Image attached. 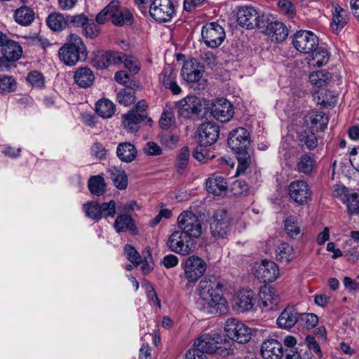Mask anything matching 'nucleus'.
I'll return each instance as SVG.
<instances>
[{
  "label": "nucleus",
  "mask_w": 359,
  "mask_h": 359,
  "mask_svg": "<svg viewBox=\"0 0 359 359\" xmlns=\"http://www.w3.org/2000/svg\"><path fill=\"white\" fill-rule=\"evenodd\" d=\"M223 284L218 280L204 278L198 286V308L209 313H224L228 311L226 300L222 296Z\"/></svg>",
  "instance_id": "f257e3e1"
},
{
  "label": "nucleus",
  "mask_w": 359,
  "mask_h": 359,
  "mask_svg": "<svg viewBox=\"0 0 359 359\" xmlns=\"http://www.w3.org/2000/svg\"><path fill=\"white\" fill-rule=\"evenodd\" d=\"M250 135L248 130L239 127L233 130L228 137V145L235 152L238 160L237 172H244L251 163L248 152Z\"/></svg>",
  "instance_id": "f03ea898"
},
{
  "label": "nucleus",
  "mask_w": 359,
  "mask_h": 359,
  "mask_svg": "<svg viewBox=\"0 0 359 359\" xmlns=\"http://www.w3.org/2000/svg\"><path fill=\"white\" fill-rule=\"evenodd\" d=\"M58 56L62 62L69 66H73L79 60H85L87 50L81 38L75 34H69L66 43L60 48Z\"/></svg>",
  "instance_id": "7ed1b4c3"
},
{
  "label": "nucleus",
  "mask_w": 359,
  "mask_h": 359,
  "mask_svg": "<svg viewBox=\"0 0 359 359\" xmlns=\"http://www.w3.org/2000/svg\"><path fill=\"white\" fill-rule=\"evenodd\" d=\"M223 341H224V339L221 334L215 331H211L208 333H204L198 337L194 346L198 349L201 350L204 353H217L220 355H226L228 353V351L222 346Z\"/></svg>",
  "instance_id": "20e7f679"
},
{
  "label": "nucleus",
  "mask_w": 359,
  "mask_h": 359,
  "mask_svg": "<svg viewBox=\"0 0 359 359\" xmlns=\"http://www.w3.org/2000/svg\"><path fill=\"white\" fill-rule=\"evenodd\" d=\"M266 15L260 13L252 6H241L237 11V22L248 29L263 28Z\"/></svg>",
  "instance_id": "39448f33"
},
{
  "label": "nucleus",
  "mask_w": 359,
  "mask_h": 359,
  "mask_svg": "<svg viewBox=\"0 0 359 359\" xmlns=\"http://www.w3.org/2000/svg\"><path fill=\"white\" fill-rule=\"evenodd\" d=\"M182 267L184 278L188 283H195L205 274L208 265L201 257L191 255L184 259Z\"/></svg>",
  "instance_id": "423d86ee"
},
{
  "label": "nucleus",
  "mask_w": 359,
  "mask_h": 359,
  "mask_svg": "<svg viewBox=\"0 0 359 359\" xmlns=\"http://www.w3.org/2000/svg\"><path fill=\"white\" fill-rule=\"evenodd\" d=\"M226 336L240 344L248 342L251 339V329L237 318H228L224 324Z\"/></svg>",
  "instance_id": "0eeeda50"
},
{
  "label": "nucleus",
  "mask_w": 359,
  "mask_h": 359,
  "mask_svg": "<svg viewBox=\"0 0 359 359\" xmlns=\"http://www.w3.org/2000/svg\"><path fill=\"white\" fill-rule=\"evenodd\" d=\"M166 245L171 251L181 255L190 254L194 248L191 237L180 230L174 231L169 236Z\"/></svg>",
  "instance_id": "6e6552de"
},
{
  "label": "nucleus",
  "mask_w": 359,
  "mask_h": 359,
  "mask_svg": "<svg viewBox=\"0 0 359 359\" xmlns=\"http://www.w3.org/2000/svg\"><path fill=\"white\" fill-rule=\"evenodd\" d=\"M180 230L191 238H198L202 233L201 222L191 211H184L177 217Z\"/></svg>",
  "instance_id": "1a4fd4ad"
},
{
  "label": "nucleus",
  "mask_w": 359,
  "mask_h": 359,
  "mask_svg": "<svg viewBox=\"0 0 359 359\" xmlns=\"http://www.w3.org/2000/svg\"><path fill=\"white\" fill-rule=\"evenodd\" d=\"M292 43L294 48L300 53L310 54L318 48V36L311 31H297L293 36Z\"/></svg>",
  "instance_id": "9d476101"
},
{
  "label": "nucleus",
  "mask_w": 359,
  "mask_h": 359,
  "mask_svg": "<svg viewBox=\"0 0 359 359\" xmlns=\"http://www.w3.org/2000/svg\"><path fill=\"white\" fill-rule=\"evenodd\" d=\"M151 17L158 22H169L175 14L172 0H154L149 8Z\"/></svg>",
  "instance_id": "9b49d317"
},
{
  "label": "nucleus",
  "mask_w": 359,
  "mask_h": 359,
  "mask_svg": "<svg viewBox=\"0 0 359 359\" xmlns=\"http://www.w3.org/2000/svg\"><path fill=\"white\" fill-rule=\"evenodd\" d=\"M201 35L205 45L212 48L219 47L226 36L224 28L217 22H210L203 26Z\"/></svg>",
  "instance_id": "f8f14e48"
},
{
  "label": "nucleus",
  "mask_w": 359,
  "mask_h": 359,
  "mask_svg": "<svg viewBox=\"0 0 359 359\" xmlns=\"http://www.w3.org/2000/svg\"><path fill=\"white\" fill-rule=\"evenodd\" d=\"M230 219L224 210H217L212 219L210 229L212 236L215 239L225 238L230 231Z\"/></svg>",
  "instance_id": "ddd939ff"
},
{
  "label": "nucleus",
  "mask_w": 359,
  "mask_h": 359,
  "mask_svg": "<svg viewBox=\"0 0 359 359\" xmlns=\"http://www.w3.org/2000/svg\"><path fill=\"white\" fill-rule=\"evenodd\" d=\"M254 270L255 277L264 283L273 282L279 276L278 266L272 261L264 259L261 262H257Z\"/></svg>",
  "instance_id": "4468645a"
},
{
  "label": "nucleus",
  "mask_w": 359,
  "mask_h": 359,
  "mask_svg": "<svg viewBox=\"0 0 359 359\" xmlns=\"http://www.w3.org/2000/svg\"><path fill=\"white\" fill-rule=\"evenodd\" d=\"M234 114V108L227 100L222 97L217 99L211 107V115L222 123L229 121Z\"/></svg>",
  "instance_id": "2eb2a0df"
},
{
  "label": "nucleus",
  "mask_w": 359,
  "mask_h": 359,
  "mask_svg": "<svg viewBox=\"0 0 359 359\" xmlns=\"http://www.w3.org/2000/svg\"><path fill=\"white\" fill-rule=\"evenodd\" d=\"M289 194L297 203L304 205L311 200L312 192L306 182L296 180L290 184Z\"/></svg>",
  "instance_id": "dca6fc26"
},
{
  "label": "nucleus",
  "mask_w": 359,
  "mask_h": 359,
  "mask_svg": "<svg viewBox=\"0 0 359 359\" xmlns=\"http://www.w3.org/2000/svg\"><path fill=\"white\" fill-rule=\"evenodd\" d=\"M198 139L202 144L210 146L214 144L219 138V127L213 122L202 123L197 130Z\"/></svg>",
  "instance_id": "f3484780"
},
{
  "label": "nucleus",
  "mask_w": 359,
  "mask_h": 359,
  "mask_svg": "<svg viewBox=\"0 0 359 359\" xmlns=\"http://www.w3.org/2000/svg\"><path fill=\"white\" fill-rule=\"evenodd\" d=\"M264 22V26L261 29L265 34L274 38L277 42H281L285 39L288 33L287 29L283 23L273 20L268 15Z\"/></svg>",
  "instance_id": "a211bd4d"
},
{
  "label": "nucleus",
  "mask_w": 359,
  "mask_h": 359,
  "mask_svg": "<svg viewBox=\"0 0 359 359\" xmlns=\"http://www.w3.org/2000/svg\"><path fill=\"white\" fill-rule=\"evenodd\" d=\"M177 106L180 116L186 118L192 114H198L203 107L200 99L196 96H187L180 100Z\"/></svg>",
  "instance_id": "6ab92c4d"
},
{
  "label": "nucleus",
  "mask_w": 359,
  "mask_h": 359,
  "mask_svg": "<svg viewBox=\"0 0 359 359\" xmlns=\"http://www.w3.org/2000/svg\"><path fill=\"white\" fill-rule=\"evenodd\" d=\"M260 352L264 359H280L283 355V345L276 339H269L262 343Z\"/></svg>",
  "instance_id": "aec40b11"
},
{
  "label": "nucleus",
  "mask_w": 359,
  "mask_h": 359,
  "mask_svg": "<svg viewBox=\"0 0 359 359\" xmlns=\"http://www.w3.org/2000/svg\"><path fill=\"white\" fill-rule=\"evenodd\" d=\"M123 58V55L121 53L107 51L97 55L93 65L97 69H103L109 65L121 63Z\"/></svg>",
  "instance_id": "412c9836"
},
{
  "label": "nucleus",
  "mask_w": 359,
  "mask_h": 359,
  "mask_svg": "<svg viewBox=\"0 0 359 359\" xmlns=\"http://www.w3.org/2000/svg\"><path fill=\"white\" fill-rule=\"evenodd\" d=\"M255 304L253 292L251 290L240 292L233 300V309L237 313L250 311Z\"/></svg>",
  "instance_id": "4be33fe9"
},
{
  "label": "nucleus",
  "mask_w": 359,
  "mask_h": 359,
  "mask_svg": "<svg viewBox=\"0 0 359 359\" xmlns=\"http://www.w3.org/2000/svg\"><path fill=\"white\" fill-rule=\"evenodd\" d=\"M298 320V313L293 306L286 307L276 320L278 326L281 329L292 328Z\"/></svg>",
  "instance_id": "5701e85b"
},
{
  "label": "nucleus",
  "mask_w": 359,
  "mask_h": 359,
  "mask_svg": "<svg viewBox=\"0 0 359 359\" xmlns=\"http://www.w3.org/2000/svg\"><path fill=\"white\" fill-rule=\"evenodd\" d=\"M203 70L192 61H186L182 68L181 74L184 80L189 83H194L202 77Z\"/></svg>",
  "instance_id": "b1692460"
},
{
  "label": "nucleus",
  "mask_w": 359,
  "mask_h": 359,
  "mask_svg": "<svg viewBox=\"0 0 359 359\" xmlns=\"http://www.w3.org/2000/svg\"><path fill=\"white\" fill-rule=\"evenodd\" d=\"M259 297L264 307L274 309L278 304L280 298L274 288L264 286L259 291Z\"/></svg>",
  "instance_id": "393cba45"
},
{
  "label": "nucleus",
  "mask_w": 359,
  "mask_h": 359,
  "mask_svg": "<svg viewBox=\"0 0 359 359\" xmlns=\"http://www.w3.org/2000/svg\"><path fill=\"white\" fill-rule=\"evenodd\" d=\"M146 115L139 113L137 110H130L123 116V126L130 132H136L138 130V124L144 120Z\"/></svg>",
  "instance_id": "a878e982"
},
{
  "label": "nucleus",
  "mask_w": 359,
  "mask_h": 359,
  "mask_svg": "<svg viewBox=\"0 0 359 359\" xmlns=\"http://www.w3.org/2000/svg\"><path fill=\"white\" fill-rule=\"evenodd\" d=\"M207 191L215 196H221L226 193L227 184L222 176L212 175L206 182Z\"/></svg>",
  "instance_id": "bb28decb"
},
{
  "label": "nucleus",
  "mask_w": 359,
  "mask_h": 359,
  "mask_svg": "<svg viewBox=\"0 0 359 359\" xmlns=\"http://www.w3.org/2000/svg\"><path fill=\"white\" fill-rule=\"evenodd\" d=\"M116 154L122 162L130 163L136 158L137 151L133 144L125 142L118 145Z\"/></svg>",
  "instance_id": "cd10ccee"
},
{
  "label": "nucleus",
  "mask_w": 359,
  "mask_h": 359,
  "mask_svg": "<svg viewBox=\"0 0 359 359\" xmlns=\"http://www.w3.org/2000/svg\"><path fill=\"white\" fill-rule=\"evenodd\" d=\"M74 78L76 83L81 88L90 86L95 81L93 71L86 67L77 69L74 72Z\"/></svg>",
  "instance_id": "c85d7f7f"
},
{
  "label": "nucleus",
  "mask_w": 359,
  "mask_h": 359,
  "mask_svg": "<svg viewBox=\"0 0 359 359\" xmlns=\"http://www.w3.org/2000/svg\"><path fill=\"white\" fill-rule=\"evenodd\" d=\"M316 168V160L314 155L311 153L302 154L298 159L297 168L299 172L309 175L311 174Z\"/></svg>",
  "instance_id": "c756f323"
},
{
  "label": "nucleus",
  "mask_w": 359,
  "mask_h": 359,
  "mask_svg": "<svg viewBox=\"0 0 359 359\" xmlns=\"http://www.w3.org/2000/svg\"><path fill=\"white\" fill-rule=\"evenodd\" d=\"M339 190L344 194V197H341V199L344 203H346L348 213L350 215H358L359 200L358 193H349L348 189L345 187H343Z\"/></svg>",
  "instance_id": "7c9ffc66"
},
{
  "label": "nucleus",
  "mask_w": 359,
  "mask_h": 359,
  "mask_svg": "<svg viewBox=\"0 0 359 359\" xmlns=\"http://www.w3.org/2000/svg\"><path fill=\"white\" fill-rule=\"evenodd\" d=\"M133 21V14L128 9H121L119 4L113 9L111 22L118 26L130 25Z\"/></svg>",
  "instance_id": "2f4dec72"
},
{
  "label": "nucleus",
  "mask_w": 359,
  "mask_h": 359,
  "mask_svg": "<svg viewBox=\"0 0 359 359\" xmlns=\"http://www.w3.org/2000/svg\"><path fill=\"white\" fill-rule=\"evenodd\" d=\"M107 172L114 186L120 190L126 189L128 187V176L126 172L116 167H110Z\"/></svg>",
  "instance_id": "473e14b6"
},
{
  "label": "nucleus",
  "mask_w": 359,
  "mask_h": 359,
  "mask_svg": "<svg viewBox=\"0 0 359 359\" xmlns=\"http://www.w3.org/2000/svg\"><path fill=\"white\" fill-rule=\"evenodd\" d=\"M48 27L55 32H60L68 25V19L60 13H52L46 18Z\"/></svg>",
  "instance_id": "72a5a7b5"
},
{
  "label": "nucleus",
  "mask_w": 359,
  "mask_h": 359,
  "mask_svg": "<svg viewBox=\"0 0 359 359\" xmlns=\"http://www.w3.org/2000/svg\"><path fill=\"white\" fill-rule=\"evenodd\" d=\"M14 19L19 25L28 26L34 20V13L27 6H21L15 11Z\"/></svg>",
  "instance_id": "f704fd0d"
},
{
  "label": "nucleus",
  "mask_w": 359,
  "mask_h": 359,
  "mask_svg": "<svg viewBox=\"0 0 359 359\" xmlns=\"http://www.w3.org/2000/svg\"><path fill=\"white\" fill-rule=\"evenodd\" d=\"M114 229L116 232L120 233L130 231L133 233H136V229L133 223V218L128 215H118L114 222Z\"/></svg>",
  "instance_id": "c9c22d12"
},
{
  "label": "nucleus",
  "mask_w": 359,
  "mask_h": 359,
  "mask_svg": "<svg viewBox=\"0 0 359 359\" xmlns=\"http://www.w3.org/2000/svg\"><path fill=\"white\" fill-rule=\"evenodd\" d=\"M310 54H311V58L309 60V64L313 67H320L325 65L328 62L330 59V55L327 50L318 46V48H315Z\"/></svg>",
  "instance_id": "e433bc0d"
},
{
  "label": "nucleus",
  "mask_w": 359,
  "mask_h": 359,
  "mask_svg": "<svg viewBox=\"0 0 359 359\" xmlns=\"http://www.w3.org/2000/svg\"><path fill=\"white\" fill-rule=\"evenodd\" d=\"M285 231L292 238H296L302 233L300 223L297 217L290 215L284 220Z\"/></svg>",
  "instance_id": "4c0bfd02"
},
{
  "label": "nucleus",
  "mask_w": 359,
  "mask_h": 359,
  "mask_svg": "<svg viewBox=\"0 0 359 359\" xmlns=\"http://www.w3.org/2000/svg\"><path fill=\"white\" fill-rule=\"evenodd\" d=\"M4 46L3 53L6 58H8V60L13 62L20 59L22 53V50L18 42L8 39V43H6Z\"/></svg>",
  "instance_id": "58836bf2"
},
{
  "label": "nucleus",
  "mask_w": 359,
  "mask_h": 359,
  "mask_svg": "<svg viewBox=\"0 0 359 359\" xmlns=\"http://www.w3.org/2000/svg\"><path fill=\"white\" fill-rule=\"evenodd\" d=\"M347 21L346 11L340 6H335L333 11L332 29L334 31L341 30L347 23Z\"/></svg>",
  "instance_id": "ea45409f"
},
{
  "label": "nucleus",
  "mask_w": 359,
  "mask_h": 359,
  "mask_svg": "<svg viewBox=\"0 0 359 359\" xmlns=\"http://www.w3.org/2000/svg\"><path fill=\"white\" fill-rule=\"evenodd\" d=\"M276 252V259L282 262L289 263L294 258V248L287 243H280Z\"/></svg>",
  "instance_id": "a19ab883"
},
{
  "label": "nucleus",
  "mask_w": 359,
  "mask_h": 359,
  "mask_svg": "<svg viewBox=\"0 0 359 359\" xmlns=\"http://www.w3.org/2000/svg\"><path fill=\"white\" fill-rule=\"evenodd\" d=\"M115 105L107 99L99 100L96 104V111L102 118H107L112 116L115 112Z\"/></svg>",
  "instance_id": "79ce46f5"
},
{
  "label": "nucleus",
  "mask_w": 359,
  "mask_h": 359,
  "mask_svg": "<svg viewBox=\"0 0 359 359\" xmlns=\"http://www.w3.org/2000/svg\"><path fill=\"white\" fill-rule=\"evenodd\" d=\"M306 122H311V127L316 128L317 130H324L328 123V118L323 112L310 113L306 117Z\"/></svg>",
  "instance_id": "37998d69"
},
{
  "label": "nucleus",
  "mask_w": 359,
  "mask_h": 359,
  "mask_svg": "<svg viewBox=\"0 0 359 359\" xmlns=\"http://www.w3.org/2000/svg\"><path fill=\"white\" fill-rule=\"evenodd\" d=\"M88 187L91 194L101 196L105 191L104 180L100 175L93 176L88 180Z\"/></svg>",
  "instance_id": "c03bdc74"
},
{
  "label": "nucleus",
  "mask_w": 359,
  "mask_h": 359,
  "mask_svg": "<svg viewBox=\"0 0 359 359\" xmlns=\"http://www.w3.org/2000/svg\"><path fill=\"white\" fill-rule=\"evenodd\" d=\"M119 4L117 0L111 1L104 9H102L96 16V22L98 24H104L108 20H111L113 9Z\"/></svg>",
  "instance_id": "a18cd8bd"
},
{
  "label": "nucleus",
  "mask_w": 359,
  "mask_h": 359,
  "mask_svg": "<svg viewBox=\"0 0 359 359\" xmlns=\"http://www.w3.org/2000/svg\"><path fill=\"white\" fill-rule=\"evenodd\" d=\"M83 211L89 218L98 221L100 219V204L91 201L83 205Z\"/></svg>",
  "instance_id": "49530a36"
},
{
  "label": "nucleus",
  "mask_w": 359,
  "mask_h": 359,
  "mask_svg": "<svg viewBox=\"0 0 359 359\" xmlns=\"http://www.w3.org/2000/svg\"><path fill=\"white\" fill-rule=\"evenodd\" d=\"M299 141L302 145L306 147L309 150H312L317 147L318 140L316 135L311 131H304L299 135Z\"/></svg>",
  "instance_id": "de8ad7c7"
},
{
  "label": "nucleus",
  "mask_w": 359,
  "mask_h": 359,
  "mask_svg": "<svg viewBox=\"0 0 359 359\" xmlns=\"http://www.w3.org/2000/svg\"><path fill=\"white\" fill-rule=\"evenodd\" d=\"M207 145L200 143L196 147L193 151V157L199 162H206L207 161L214 158V155L211 154L206 149Z\"/></svg>",
  "instance_id": "09e8293b"
},
{
  "label": "nucleus",
  "mask_w": 359,
  "mask_h": 359,
  "mask_svg": "<svg viewBox=\"0 0 359 359\" xmlns=\"http://www.w3.org/2000/svg\"><path fill=\"white\" fill-rule=\"evenodd\" d=\"M135 92L133 89L127 88L117 94L118 102L124 106H129L135 102Z\"/></svg>",
  "instance_id": "8fccbe9b"
},
{
  "label": "nucleus",
  "mask_w": 359,
  "mask_h": 359,
  "mask_svg": "<svg viewBox=\"0 0 359 359\" xmlns=\"http://www.w3.org/2000/svg\"><path fill=\"white\" fill-rule=\"evenodd\" d=\"M177 71L172 67L168 65L164 67L162 73L160 74V79L162 81L165 88L177 79Z\"/></svg>",
  "instance_id": "3c124183"
},
{
  "label": "nucleus",
  "mask_w": 359,
  "mask_h": 359,
  "mask_svg": "<svg viewBox=\"0 0 359 359\" xmlns=\"http://www.w3.org/2000/svg\"><path fill=\"white\" fill-rule=\"evenodd\" d=\"M16 82L10 76H0V93H9L15 90Z\"/></svg>",
  "instance_id": "603ef678"
},
{
  "label": "nucleus",
  "mask_w": 359,
  "mask_h": 359,
  "mask_svg": "<svg viewBox=\"0 0 359 359\" xmlns=\"http://www.w3.org/2000/svg\"><path fill=\"white\" fill-rule=\"evenodd\" d=\"M328 79V74L322 71L314 72L309 75L310 82L317 87H321L325 85Z\"/></svg>",
  "instance_id": "864d4df0"
},
{
  "label": "nucleus",
  "mask_w": 359,
  "mask_h": 359,
  "mask_svg": "<svg viewBox=\"0 0 359 359\" xmlns=\"http://www.w3.org/2000/svg\"><path fill=\"white\" fill-rule=\"evenodd\" d=\"M116 214V203L111 200L107 203L100 204V219L102 217L104 218L114 217Z\"/></svg>",
  "instance_id": "5fc2aeb1"
},
{
  "label": "nucleus",
  "mask_w": 359,
  "mask_h": 359,
  "mask_svg": "<svg viewBox=\"0 0 359 359\" xmlns=\"http://www.w3.org/2000/svg\"><path fill=\"white\" fill-rule=\"evenodd\" d=\"M161 142L166 147L172 148L175 147L179 140L178 136L169 131H164L159 134Z\"/></svg>",
  "instance_id": "6e6d98bb"
},
{
  "label": "nucleus",
  "mask_w": 359,
  "mask_h": 359,
  "mask_svg": "<svg viewBox=\"0 0 359 359\" xmlns=\"http://www.w3.org/2000/svg\"><path fill=\"white\" fill-rule=\"evenodd\" d=\"M280 11L289 18H292L296 14L294 5L289 0H280L278 2Z\"/></svg>",
  "instance_id": "4d7b16f0"
},
{
  "label": "nucleus",
  "mask_w": 359,
  "mask_h": 359,
  "mask_svg": "<svg viewBox=\"0 0 359 359\" xmlns=\"http://www.w3.org/2000/svg\"><path fill=\"white\" fill-rule=\"evenodd\" d=\"M27 81L35 88H41L44 85V77L43 74L37 71L31 72L27 77Z\"/></svg>",
  "instance_id": "13d9d810"
},
{
  "label": "nucleus",
  "mask_w": 359,
  "mask_h": 359,
  "mask_svg": "<svg viewBox=\"0 0 359 359\" xmlns=\"http://www.w3.org/2000/svg\"><path fill=\"white\" fill-rule=\"evenodd\" d=\"M190 151L187 147H183L177 156V167L178 169L184 170L188 164Z\"/></svg>",
  "instance_id": "bf43d9fd"
},
{
  "label": "nucleus",
  "mask_w": 359,
  "mask_h": 359,
  "mask_svg": "<svg viewBox=\"0 0 359 359\" xmlns=\"http://www.w3.org/2000/svg\"><path fill=\"white\" fill-rule=\"evenodd\" d=\"M124 252L128 259L133 264L138 265L141 262V257L137 251L130 245H126L124 247Z\"/></svg>",
  "instance_id": "052dcab7"
},
{
  "label": "nucleus",
  "mask_w": 359,
  "mask_h": 359,
  "mask_svg": "<svg viewBox=\"0 0 359 359\" xmlns=\"http://www.w3.org/2000/svg\"><path fill=\"white\" fill-rule=\"evenodd\" d=\"M67 19H68V25H72L74 27H79L83 26L88 22V18L83 15H73V16H67Z\"/></svg>",
  "instance_id": "680f3d73"
},
{
  "label": "nucleus",
  "mask_w": 359,
  "mask_h": 359,
  "mask_svg": "<svg viewBox=\"0 0 359 359\" xmlns=\"http://www.w3.org/2000/svg\"><path fill=\"white\" fill-rule=\"evenodd\" d=\"M123 58L122 60V62H123L124 66L128 69V70L134 74H136L140 70V66L137 62L134 60V58L131 56H126L123 55Z\"/></svg>",
  "instance_id": "e2e57ef3"
},
{
  "label": "nucleus",
  "mask_w": 359,
  "mask_h": 359,
  "mask_svg": "<svg viewBox=\"0 0 359 359\" xmlns=\"http://www.w3.org/2000/svg\"><path fill=\"white\" fill-rule=\"evenodd\" d=\"M92 155L97 159H103L106 157L107 151L104 146L99 143L95 142L91 147Z\"/></svg>",
  "instance_id": "0e129e2a"
},
{
  "label": "nucleus",
  "mask_w": 359,
  "mask_h": 359,
  "mask_svg": "<svg viewBox=\"0 0 359 359\" xmlns=\"http://www.w3.org/2000/svg\"><path fill=\"white\" fill-rule=\"evenodd\" d=\"M145 154L149 156H159L162 153V149L156 142H148L144 149Z\"/></svg>",
  "instance_id": "69168bd1"
},
{
  "label": "nucleus",
  "mask_w": 359,
  "mask_h": 359,
  "mask_svg": "<svg viewBox=\"0 0 359 359\" xmlns=\"http://www.w3.org/2000/svg\"><path fill=\"white\" fill-rule=\"evenodd\" d=\"M231 191L234 195L239 196L248 191V186L245 181L236 180L231 186Z\"/></svg>",
  "instance_id": "338daca9"
},
{
  "label": "nucleus",
  "mask_w": 359,
  "mask_h": 359,
  "mask_svg": "<svg viewBox=\"0 0 359 359\" xmlns=\"http://www.w3.org/2000/svg\"><path fill=\"white\" fill-rule=\"evenodd\" d=\"M302 320L305 322V327L307 329L314 327L318 323V318L313 313H304L301 316Z\"/></svg>",
  "instance_id": "774afa93"
}]
</instances>
